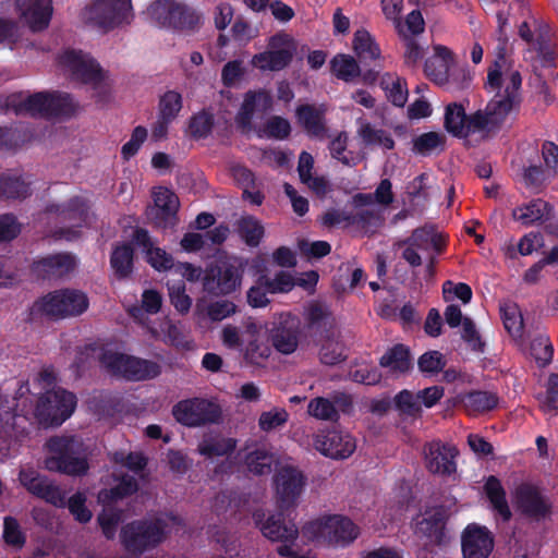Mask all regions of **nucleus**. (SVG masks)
I'll list each match as a JSON object with an SVG mask.
<instances>
[{"instance_id": "nucleus-1", "label": "nucleus", "mask_w": 558, "mask_h": 558, "mask_svg": "<svg viewBox=\"0 0 558 558\" xmlns=\"http://www.w3.org/2000/svg\"><path fill=\"white\" fill-rule=\"evenodd\" d=\"M34 390L41 396L34 401L27 383L21 384L13 398L11 420L23 417L26 421L35 420L43 426H58L68 420L76 408L74 393L56 386V376L51 368H44L33 383Z\"/></svg>"}, {"instance_id": "nucleus-2", "label": "nucleus", "mask_w": 558, "mask_h": 558, "mask_svg": "<svg viewBox=\"0 0 558 558\" xmlns=\"http://www.w3.org/2000/svg\"><path fill=\"white\" fill-rule=\"evenodd\" d=\"M99 360L110 374L132 380H145L156 377L160 367L157 363L135 357L118 351L116 348L87 345L77 352L75 367L78 371L92 360Z\"/></svg>"}, {"instance_id": "nucleus-3", "label": "nucleus", "mask_w": 558, "mask_h": 558, "mask_svg": "<svg viewBox=\"0 0 558 558\" xmlns=\"http://www.w3.org/2000/svg\"><path fill=\"white\" fill-rule=\"evenodd\" d=\"M182 526L180 517L166 513L154 521H135L122 527L120 538L124 548L142 554L160 544L168 534L177 533Z\"/></svg>"}, {"instance_id": "nucleus-4", "label": "nucleus", "mask_w": 558, "mask_h": 558, "mask_svg": "<svg viewBox=\"0 0 558 558\" xmlns=\"http://www.w3.org/2000/svg\"><path fill=\"white\" fill-rule=\"evenodd\" d=\"M301 534L307 542L344 548L359 537L360 527L343 514H324L307 521Z\"/></svg>"}, {"instance_id": "nucleus-5", "label": "nucleus", "mask_w": 558, "mask_h": 558, "mask_svg": "<svg viewBox=\"0 0 558 558\" xmlns=\"http://www.w3.org/2000/svg\"><path fill=\"white\" fill-rule=\"evenodd\" d=\"M522 80L519 71L499 59L489 69L486 87L496 92L494 99L487 105L490 114L500 123L513 109L518 99Z\"/></svg>"}, {"instance_id": "nucleus-6", "label": "nucleus", "mask_w": 558, "mask_h": 558, "mask_svg": "<svg viewBox=\"0 0 558 558\" xmlns=\"http://www.w3.org/2000/svg\"><path fill=\"white\" fill-rule=\"evenodd\" d=\"M424 72L434 84L448 92L468 88L473 78L470 69L458 64L452 51L441 45L433 46V53L424 63Z\"/></svg>"}, {"instance_id": "nucleus-7", "label": "nucleus", "mask_w": 558, "mask_h": 558, "mask_svg": "<svg viewBox=\"0 0 558 558\" xmlns=\"http://www.w3.org/2000/svg\"><path fill=\"white\" fill-rule=\"evenodd\" d=\"M5 108L16 114L58 117L73 113L76 104L68 94L21 92L7 97Z\"/></svg>"}, {"instance_id": "nucleus-8", "label": "nucleus", "mask_w": 558, "mask_h": 558, "mask_svg": "<svg viewBox=\"0 0 558 558\" xmlns=\"http://www.w3.org/2000/svg\"><path fill=\"white\" fill-rule=\"evenodd\" d=\"M59 66L74 81L92 86L93 96L98 101H106L110 94V85L99 64L88 53L69 49L59 57Z\"/></svg>"}, {"instance_id": "nucleus-9", "label": "nucleus", "mask_w": 558, "mask_h": 558, "mask_svg": "<svg viewBox=\"0 0 558 558\" xmlns=\"http://www.w3.org/2000/svg\"><path fill=\"white\" fill-rule=\"evenodd\" d=\"M49 457L46 468L70 475H82L88 469V448L74 436H57L47 442Z\"/></svg>"}, {"instance_id": "nucleus-10", "label": "nucleus", "mask_w": 558, "mask_h": 558, "mask_svg": "<svg viewBox=\"0 0 558 558\" xmlns=\"http://www.w3.org/2000/svg\"><path fill=\"white\" fill-rule=\"evenodd\" d=\"M82 19L102 33L110 32L132 21V1L90 0L82 11Z\"/></svg>"}, {"instance_id": "nucleus-11", "label": "nucleus", "mask_w": 558, "mask_h": 558, "mask_svg": "<svg viewBox=\"0 0 558 558\" xmlns=\"http://www.w3.org/2000/svg\"><path fill=\"white\" fill-rule=\"evenodd\" d=\"M87 295L75 289H63L50 292L33 305V313L51 318L78 316L88 308Z\"/></svg>"}, {"instance_id": "nucleus-12", "label": "nucleus", "mask_w": 558, "mask_h": 558, "mask_svg": "<svg viewBox=\"0 0 558 558\" xmlns=\"http://www.w3.org/2000/svg\"><path fill=\"white\" fill-rule=\"evenodd\" d=\"M272 486L278 506L288 509L298 505L306 486V477L290 460H284L275 468Z\"/></svg>"}, {"instance_id": "nucleus-13", "label": "nucleus", "mask_w": 558, "mask_h": 558, "mask_svg": "<svg viewBox=\"0 0 558 558\" xmlns=\"http://www.w3.org/2000/svg\"><path fill=\"white\" fill-rule=\"evenodd\" d=\"M495 116L486 107V111H477L466 117L464 108L458 104H450L445 111V128L454 136L466 137L470 134L489 131L492 126L498 124Z\"/></svg>"}, {"instance_id": "nucleus-14", "label": "nucleus", "mask_w": 558, "mask_h": 558, "mask_svg": "<svg viewBox=\"0 0 558 558\" xmlns=\"http://www.w3.org/2000/svg\"><path fill=\"white\" fill-rule=\"evenodd\" d=\"M266 514L262 510L253 513L255 525L262 534L271 542H278L282 545L277 551L280 556H290L291 547L294 545L299 536V529L294 522H286L282 513Z\"/></svg>"}, {"instance_id": "nucleus-15", "label": "nucleus", "mask_w": 558, "mask_h": 558, "mask_svg": "<svg viewBox=\"0 0 558 558\" xmlns=\"http://www.w3.org/2000/svg\"><path fill=\"white\" fill-rule=\"evenodd\" d=\"M444 241L439 234L432 229H417L405 243L402 257L412 267H417L422 260L427 262V271L432 275L436 256L441 251Z\"/></svg>"}, {"instance_id": "nucleus-16", "label": "nucleus", "mask_w": 558, "mask_h": 558, "mask_svg": "<svg viewBox=\"0 0 558 558\" xmlns=\"http://www.w3.org/2000/svg\"><path fill=\"white\" fill-rule=\"evenodd\" d=\"M296 46L292 37L286 34H277L270 37L267 50L253 56L252 66L259 71H280L289 65Z\"/></svg>"}, {"instance_id": "nucleus-17", "label": "nucleus", "mask_w": 558, "mask_h": 558, "mask_svg": "<svg viewBox=\"0 0 558 558\" xmlns=\"http://www.w3.org/2000/svg\"><path fill=\"white\" fill-rule=\"evenodd\" d=\"M146 13L160 27L189 28L198 19L193 10L174 0H157L147 8Z\"/></svg>"}, {"instance_id": "nucleus-18", "label": "nucleus", "mask_w": 558, "mask_h": 558, "mask_svg": "<svg viewBox=\"0 0 558 558\" xmlns=\"http://www.w3.org/2000/svg\"><path fill=\"white\" fill-rule=\"evenodd\" d=\"M137 489V483L132 476H124L111 489H104L98 494L99 502L105 505L102 512L98 517V522L102 529V533L107 538H113L117 532V526L121 520L120 512L110 508V504L134 493Z\"/></svg>"}, {"instance_id": "nucleus-19", "label": "nucleus", "mask_w": 558, "mask_h": 558, "mask_svg": "<svg viewBox=\"0 0 558 558\" xmlns=\"http://www.w3.org/2000/svg\"><path fill=\"white\" fill-rule=\"evenodd\" d=\"M49 213L53 214L56 220L63 225L54 233V236L65 240H74L80 233L77 228L89 226L93 220V215L89 213L85 201L78 197L72 199L66 206H52Z\"/></svg>"}, {"instance_id": "nucleus-20", "label": "nucleus", "mask_w": 558, "mask_h": 558, "mask_svg": "<svg viewBox=\"0 0 558 558\" xmlns=\"http://www.w3.org/2000/svg\"><path fill=\"white\" fill-rule=\"evenodd\" d=\"M130 314L147 328L154 339L177 349L190 350L193 348V341L184 335L180 324L169 316H163L156 323H151L144 318L141 308L133 307L130 310Z\"/></svg>"}, {"instance_id": "nucleus-21", "label": "nucleus", "mask_w": 558, "mask_h": 558, "mask_svg": "<svg viewBox=\"0 0 558 558\" xmlns=\"http://www.w3.org/2000/svg\"><path fill=\"white\" fill-rule=\"evenodd\" d=\"M241 262L233 258L222 263L217 269H206L203 277L204 290L216 295L233 292L241 284Z\"/></svg>"}, {"instance_id": "nucleus-22", "label": "nucleus", "mask_w": 558, "mask_h": 558, "mask_svg": "<svg viewBox=\"0 0 558 558\" xmlns=\"http://www.w3.org/2000/svg\"><path fill=\"white\" fill-rule=\"evenodd\" d=\"M172 413L175 420L186 426H199L219 420L220 408L205 399H189L174 405Z\"/></svg>"}, {"instance_id": "nucleus-23", "label": "nucleus", "mask_w": 558, "mask_h": 558, "mask_svg": "<svg viewBox=\"0 0 558 558\" xmlns=\"http://www.w3.org/2000/svg\"><path fill=\"white\" fill-rule=\"evenodd\" d=\"M154 205L147 209V218L161 229L177 225V211L180 206L178 196L169 189L158 186L153 191Z\"/></svg>"}, {"instance_id": "nucleus-24", "label": "nucleus", "mask_w": 558, "mask_h": 558, "mask_svg": "<svg viewBox=\"0 0 558 558\" xmlns=\"http://www.w3.org/2000/svg\"><path fill=\"white\" fill-rule=\"evenodd\" d=\"M301 323L291 314H281L270 330L274 348L281 354H292L299 347Z\"/></svg>"}, {"instance_id": "nucleus-25", "label": "nucleus", "mask_w": 558, "mask_h": 558, "mask_svg": "<svg viewBox=\"0 0 558 558\" xmlns=\"http://www.w3.org/2000/svg\"><path fill=\"white\" fill-rule=\"evenodd\" d=\"M314 447L325 457L331 459H347L355 450L353 437L347 433L328 430L315 436Z\"/></svg>"}, {"instance_id": "nucleus-26", "label": "nucleus", "mask_w": 558, "mask_h": 558, "mask_svg": "<svg viewBox=\"0 0 558 558\" xmlns=\"http://www.w3.org/2000/svg\"><path fill=\"white\" fill-rule=\"evenodd\" d=\"M464 558H487L494 548V539L487 527L469 524L462 534Z\"/></svg>"}, {"instance_id": "nucleus-27", "label": "nucleus", "mask_w": 558, "mask_h": 558, "mask_svg": "<svg viewBox=\"0 0 558 558\" xmlns=\"http://www.w3.org/2000/svg\"><path fill=\"white\" fill-rule=\"evenodd\" d=\"M271 106L272 98L268 92L264 89L248 90L244 94L235 121L243 130H248L254 118L264 114Z\"/></svg>"}, {"instance_id": "nucleus-28", "label": "nucleus", "mask_w": 558, "mask_h": 558, "mask_svg": "<svg viewBox=\"0 0 558 558\" xmlns=\"http://www.w3.org/2000/svg\"><path fill=\"white\" fill-rule=\"evenodd\" d=\"M242 337L243 341H245L242 348L244 359L251 364H264L270 356L271 349L265 340L262 326L255 323L246 324L242 331Z\"/></svg>"}, {"instance_id": "nucleus-29", "label": "nucleus", "mask_w": 558, "mask_h": 558, "mask_svg": "<svg viewBox=\"0 0 558 558\" xmlns=\"http://www.w3.org/2000/svg\"><path fill=\"white\" fill-rule=\"evenodd\" d=\"M15 8L33 31L46 28L52 15V0H15Z\"/></svg>"}, {"instance_id": "nucleus-30", "label": "nucleus", "mask_w": 558, "mask_h": 558, "mask_svg": "<svg viewBox=\"0 0 558 558\" xmlns=\"http://www.w3.org/2000/svg\"><path fill=\"white\" fill-rule=\"evenodd\" d=\"M456 451L453 447L433 441L425 448L427 469L436 474H451L456 471Z\"/></svg>"}, {"instance_id": "nucleus-31", "label": "nucleus", "mask_w": 558, "mask_h": 558, "mask_svg": "<svg viewBox=\"0 0 558 558\" xmlns=\"http://www.w3.org/2000/svg\"><path fill=\"white\" fill-rule=\"evenodd\" d=\"M514 502L522 512L531 517H542L548 511L547 501L531 484H522L515 489Z\"/></svg>"}, {"instance_id": "nucleus-32", "label": "nucleus", "mask_w": 558, "mask_h": 558, "mask_svg": "<svg viewBox=\"0 0 558 558\" xmlns=\"http://www.w3.org/2000/svg\"><path fill=\"white\" fill-rule=\"evenodd\" d=\"M135 243L143 248L147 262L158 271H166L174 267L173 259L165 250L154 245L148 232L137 229L134 233Z\"/></svg>"}, {"instance_id": "nucleus-33", "label": "nucleus", "mask_w": 558, "mask_h": 558, "mask_svg": "<svg viewBox=\"0 0 558 558\" xmlns=\"http://www.w3.org/2000/svg\"><path fill=\"white\" fill-rule=\"evenodd\" d=\"M415 532L426 536L432 544H440L445 537L442 511L436 508L417 517Z\"/></svg>"}, {"instance_id": "nucleus-34", "label": "nucleus", "mask_w": 558, "mask_h": 558, "mask_svg": "<svg viewBox=\"0 0 558 558\" xmlns=\"http://www.w3.org/2000/svg\"><path fill=\"white\" fill-rule=\"evenodd\" d=\"M553 217V208L543 199H534L512 210V218L523 226L543 222Z\"/></svg>"}, {"instance_id": "nucleus-35", "label": "nucleus", "mask_w": 558, "mask_h": 558, "mask_svg": "<svg viewBox=\"0 0 558 558\" xmlns=\"http://www.w3.org/2000/svg\"><path fill=\"white\" fill-rule=\"evenodd\" d=\"M324 106L304 105L296 109V119L300 125L304 128L311 136H323L325 133Z\"/></svg>"}, {"instance_id": "nucleus-36", "label": "nucleus", "mask_w": 558, "mask_h": 558, "mask_svg": "<svg viewBox=\"0 0 558 558\" xmlns=\"http://www.w3.org/2000/svg\"><path fill=\"white\" fill-rule=\"evenodd\" d=\"M236 446V441L233 438L223 437L221 435L208 434L203 437L198 444V452L208 458H219L231 453Z\"/></svg>"}, {"instance_id": "nucleus-37", "label": "nucleus", "mask_w": 558, "mask_h": 558, "mask_svg": "<svg viewBox=\"0 0 558 558\" xmlns=\"http://www.w3.org/2000/svg\"><path fill=\"white\" fill-rule=\"evenodd\" d=\"M458 401L461 402L470 415H476L495 409L498 404V398L493 392L473 391L465 395H459Z\"/></svg>"}, {"instance_id": "nucleus-38", "label": "nucleus", "mask_w": 558, "mask_h": 558, "mask_svg": "<svg viewBox=\"0 0 558 558\" xmlns=\"http://www.w3.org/2000/svg\"><path fill=\"white\" fill-rule=\"evenodd\" d=\"M76 260L70 254L48 256L36 264V270L47 276L60 277L74 269Z\"/></svg>"}, {"instance_id": "nucleus-39", "label": "nucleus", "mask_w": 558, "mask_h": 558, "mask_svg": "<svg viewBox=\"0 0 558 558\" xmlns=\"http://www.w3.org/2000/svg\"><path fill=\"white\" fill-rule=\"evenodd\" d=\"M484 488L493 509L500 515L504 521L509 520L511 512L507 504L505 490L500 481L495 476H489L485 483Z\"/></svg>"}, {"instance_id": "nucleus-40", "label": "nucleus", "mask_w": 558, "mask_h": 558, "mask_svg": "<svg viewBox=\"0 0 558 558\" xmlns=\"http://www.w3.org/2000/svg\"><path fill=\"white\" fill-rule=\"evenodd\" d=\"M314 166V159L311 154L302 151L299 157L298 171L301 181L306 184L316 194L323 195L328 190V184L325 179L313 177L311 171Z\"/></svg>"}, {"instance_id": "nucleus-41", "label": "nucleus", "mask_w": 558, "mask_h": 558, "mask_svg": "<svg viewBox=\"0 0 558 558\" xmlns=\"http://www.w3.org/2000/svg\"><path fill=\"white\" fill-rule=\"evenodd\" d=\"M31 183L21 175H0V197L19 199L25 198L31 191Z\"/></svg>"}, {"instance_id": "nucleus-42", "label": "nucleus", "mask_w": 558, "mask_h": 558, "mask_svg": "<svg viewBox=\"0 0 558 558\" xmlns=\"http://www.w3.org/2000/svg\"><path fill=\"white\" fill-rule=\"evenodd\" d=\"M110 265L118 278H126L133 268V248L130 244L117 245L110 257Z\"/></svg>"}, {"instance_id": "nucleus-43", "label": "nucleus", "mask_w": 558, "mask_h": 558, "mask_svg": "<svg viewBox=\"0 0 558 558\" xmlns=\"http://www.w3.org/2000/svg\"><path fill=\"white\" fill-rule=\"evenodd\" d=\"M357 134L365 145L379 146L384 149H392L395 141L385 130L376 129L367 122H360Z\"/></svg>"}, {"instance_id": "nucleus-44", "label": "nucleus", "mask_w": 558, "mask_h": 558, "mask_svg": "<svg viewBox=\"0 0 558 558\" xmlns=\"http://www.w3.org/2000/svg\"><path fill=\"white\" fill-rule=\"evenodd\" d=\"M380 365L392 374L404 373L410 366L409 350L403 345L393 347L380 359Z\"/></svg>"}, {"instance_id": "nucleus-45", "label": "nucleus", "mask_w": 558, "mask_h": 558, "mask_svg": "<svg viewBox=\"0 0 558 558\" xmlns=\"http://www.w3.org/2000/svg\"><path fill=\"white\" fill-rule=\"evenodd\" d=\"M280 462L275 456L265 449H255L247 453L245 457V464L247 470L256 475L268 474L271 471V465Z\"/></svg>"}, {"instance_id": "nucleus-46", "label": "nucleus", "mask_w": 558, "mask_h": 558, "mask_svg": "<svg viewBox=\"0 0 558 558\" xmlns=\"http://www.w3.org/2000/svg\"><path fill=\"white\" fill-rule=\"evenodd\" d=\"M500 314L505 328L513 338H521L523 317L517 304L505 302L500 305Z\"/></svg>"}, {"instance_id": "nucleus-47", "label": "nucleus", "mask_w": 558, "mask_h": 558, "mask_svg": "<svg viewBox=\"0 0 558 558\" xmlns=\"http://www.w3.org/2000/svg\"><path fill=\"white\" fill-rule=\"evenodd\" d=\"M238 231L240 236L250 246H257L264 236L262 222L252 216L242 217L239 220Z\"/></svg>"}, {"instance_id": "nucleus-48", "label": "nucleus", "mask_w": 558, "mask_h": 558, "mask_svg": "<svg viewBox=\"0 0 558 558\" xmlns=\"http://www.w3.org/2000/svg\"><path fill=\"white\" fill-rule=\"evenodd\" d=\"M398 35L402 39L413 38L424 32L425 22L418 10L411 11L402 21L401 19L395 24Z\"/></svg>"}, {"instance_id": "nucleus-49", "label": "nucleus", "mask_w": 558, "mask_h": 558, "mask_svg": "<svg viewBox=\"0 0 558 558\" xmlns=\"http://www.w3.org/2000/svg\"><path fill=\"white\" fill-rule=\"evenodd\" d=\"M353 48L361 59H377L380 57V49L374 38L365 29L354 34Z\"/></svg>"}, {"instance_id": "nucleus-50", "label": "nucleus", "mask_w": 558, "mask_h": 558, "mask_svg": "<svg viewBox=\"0 0 558 558\" xmlns=\"http://www.w3.org/2000/svg\"><path fill=\"white\" fill-rule=\"evenodd\" d=\"M381 86L386 92L388 99L398 107H402L408 99V89L405 83L399 77L386 74L381 78Z\"/></svg>"}, {"instance_id": "nucleus-51", "label": "nucleus", "mask_w": 558, "mask_h": 558, "mask_svg": "<svg viewBox=\"0 0 558 558\" xmlns=\"http://www.w3.org/2000/svg\"><path fill=\"white\" fill-rule=\"evenodd\" d=\"M332 73L340 80L349 82L360 74L355 59L347 54H338L331 60Z\"/></svg>"}, {"instance_id": "nucleus-52", "label": "nucleus", "mask_w": 558, "mask_h": 558, "mask_svg": "<svg viewBox=\"0 0 558 558\" xmlns=\"http://www.w3.org/2000/svg\"><path fill=\"white\" fill-rule=\"evenodd\" d=\"M554 349L545 333H537L530 343V355L539 366L547 365L553 359Z\"/></svg>"}, {"instance_id": "nucleus-53", "label": "nucleus", "mask_w": 558, "mask_h": 558, "mask_svg": "<svg viewBox=\"0 0 558 558\" xmlns=\"http://www.w3.org/2000/svg\"><path fill=\"white\" fill-rule=\"evenodd\" d=\"M307 412L311 416L320 421H335L338 418V410L333 401L317 397L310 401Z\"/></svg>"}, {"instance_id": "nucleus-54", "label": "nucleus", "mask_w": 558, "mask_h": 558, "mask_svg": "<svg viewBox=\"0 0 558 558\" xmlns=\"http://www.w3.org/2000/svg\"><path fill=\"white\" fill-rule=\"evenodd\" d=\"M291 132V125L289 121L281 117L270 118L263 128L257 130L259 137H268L276 140H284Z\"/></svg>"}, {"instance_id": "nucleus-55", "label": "nucleus", "mask_w": 558, "mask_h": 558, "mask_svg": "<svg viewBox=\"0 0 558 558\" xmlns=\"http://www.w3.org/2000/svg\"><path fill=\"white\" fill-rule=\"evenodd\" d=\"M168 294L175 311L182 315L187 314L192 306V299L186 294L183 281L168 282Z\"/></svg>"}, {"instance_id": "nucleus-56", "label": "nucleus", "mask_w": 558, "mask_h": 558, "mask_svg": "<svg viewBox=\"0 0 558 558\" xmlns=\"http://www.w3.org/2000/svg\"><path fill=\"white\" fill-rule=\"evenodd\" d=\"M181 109L182 96L174 90H169L160 98L158 116L166 121H173Z\"/></svg>"}, {"instance_id": "nucleus-57", "label": "nucleus", "mask_w": 558, "mask_h": 558, "mask_svg": "<svg viewBox=\"0 0 558 558\" xmlns=\"http://www.w3.org/2000/svg\"><path fill=\"white\" fill-rule=\"evenodd\" d=\"M288 418L289 414L283 408H274L259 415L258 426L264 432H271L283 426Z\"/></svg>"}, {"instance_id": "nucleus-58", "label": "nucleus", "mask_w": 558, "mask_h": 558, "mask_svg": "<svg viewBox=\"0 0 558 558\" xmlns=\"http://www.w3.org/2000/svg\"><path fill=\"white\" fill-rule=\"evenodd\" d=\"M444 138L439 133L428 132L413 141V150L420 155H429L441 148Z\"/></svg>"}, {"instance_id": "nucleus-59", "label": "nucleus", "mask_w": 558, "mask_h": 558, "mask_svg": "<svg viewBox=\"0 0 558 558\" xmlns=\"http://www.w3.org/2000/svg\"><path fill=\"white\" fill-rule=\"evenodd\" d=\"M319 359L327 365L338 364L344 359L342 344L336 339L324 340L319 350Z\"/></svg>"}, {"instance_id": "nucleus-60", "label": "nucleus", "mask_w": 558, "mask_h": 558, "mask_svg": "<svg viewBox=\"0 0 558 558\" xmlns=\"http://www.w3.org/2000/svg\"><path fill=\"white\" fill-rule=\"evenodd\" d=\"M213 129V117L206 111L193 116L190 120L189 132L194 138L206 137Z\"/></svg>"}, {"instance_id": "nucleus-61", "label": "nucleus", "mask_w": 558, "mask_h": 558, "mask_svg": "<svg viewBox=\"0 0 558 558\" xmlns=\"http://www.w3.org/2000/svg\"><path fill=\"white\" fill-rule=\"evenodd\" d=\"M265 284L269 293H288L295 287V278L287 271H279L274 279L265 276Z\"/></svg>"}, {"instance_id": "nucleus-62", "label": "nucleus", "mask_w": 558, "mask_h": 558, "mask_svg": "<svg viewBox=\"0 0 558 558\" xmlns=\"http://www.w3.org/2000/svg\"><path fill=\"white\" fill-rule=\"evenodd\" d=\"M539 404L544 412L558 410V375L551 374L547 381V389L539 397Z\"/></svg>"}, {"instance_id": "nucleus-63", "label": "nucleus", "mask_w": 558, "mask_h": 558, "mask_svg": "<svg viewBox=\"0 0 558 558\" xmlns=\"http://www.w3.org/2000/svg\"><path fill=\"white\" fill-rule=\"evenodd\" d=\"M444 299L450 302L454 299H459L463 304H468L472 299V290L466 283H453L452 281H446L442 286Z\"/></svg>"}, {"instance_id": "nucleus-64", "label": "nucleus", "mask_w": 558, "mask_h": 558, "mask_svg": "<svg viewBox=\"0 0 558 558\" xmlns=\"http://www.w3.org/2000/svg\"><path fill=\"white\" fill-rule=\"evenodd\" d=\"M147 138V130L144 126H136L131 138L122 146L121 154L124 159H130L135 156Z\"/></svg>"}]
</instances>
